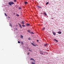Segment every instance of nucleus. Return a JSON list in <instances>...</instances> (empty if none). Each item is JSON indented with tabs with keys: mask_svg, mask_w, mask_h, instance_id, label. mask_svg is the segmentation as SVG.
<instances>
[{
	"mask_svg": "<svg viewBox=\"0 0 64 64\" xmlns=\"http://www.w3.org/2000/svg\"><path fill=\"white\" fill-rule=\"evenodd\" d=\"M30 33H32V34H34L33 32H30Z\"/></svg>",
	"mask_w": 64,
	"mask_h": 64,
	"instance_id": "nucleus-20",
	"label": "nucleus"
},
{
	"mask_svg": "<svg viewBox=\"0 0 64 64\" xmlns=\"http://www.w3.org/2000/svg\"><path fill=\"white\" fill-rule=\"evenodd\" d=\"M28 40H31V38L30 37L28 38Z\"/></svg>",
	"mask_w": 64,
	"mask_h": 64,
	"instance_id": "nucleus-14",
	"label": "nucleus"
},
{
	"mask_svg": "<svg viewBox=\"0 0 64 64\" xmlns=\"http://www.w3.org/2000/svg\"><path fill=\"white\" fill-rule=\"evenodd\" d=\"M4 14L6 16H7V15H6V13Z\"/></svg>",
	"mask_w": 64,
	"mask_h": 64,
	"instance_id": "nucleus-27",
	"label": "nucleus"
},
{
	"mask_svg": "<svg viewBox=\"0 0 64 64\" xmlns=\"http://www.w3.org/2000/svg\"><path fill=\"white\" fill-rule=\"evenodd\" d=\"M30 60H32V61H34L35 62V60H34L33 58H30Z\"/></svg>",
	"mask_w": 64,
	"mask_h": 64,
	"instance_id": "nucleus-3",
	"label": "nucleus"
},
{
	"mask_svg": "<svg viewBox=\"0 0 64 64\" xmlns=\"http://www.w3.org/2000/svg\"><path fill=\"white\" fill-rule=\"evenodd\" d=\"M18 43H20V42L19 41H18Z\"/></svg>",
	"mask_w": 64,
	"mask_h": 64,
	"instance_id": "nucleus-29",
	"label": "nucleus"
},
{
	"mask_svg": "<svg viewBox=\"0 0 64 64\" xmlns=\"http://www.w3.org/2000/svg\"><path fill=\"white\" fill-rule=\"evenodd\" d=\"M44 29H45V28H42V30H44Z\"/></svg>",
	"mask_w": 64,
	"mask_h": 64,
	"instance_id": "nucleus-18",
	"label": "nucleus"
},
{
	"mask_svg": "<svg viewBox=\"0 0 64 64\" xmlns=\"http://www.w3.org/2000/svg\"><path fill=\"white\" fill-rule=\"evenodd\" d=\"M48 44H44V46L45 47V46H47V45H48Z\"/></svg>",
	"mask_w": 64,
	"mask_h": 64,
	"instance_id": "nucleus-12",
	"label": "nucleus"
},
{
	"mask_svg": "<svg viewBox=\"0 0 64 64\" xmlns=\"http://www.w3.org/2000/svg\"><path fill=\"white\" fill-rule=\"evenodd\" d=\"M14 15H15V13H14Z\"/></svg>",
	"mask_w": 64,
	"mask_h": 64,
	"instance_id": "nucleus-36",
	"label": "nucleus"
},
{
	"mask_svg": "<svg viewBox=\"0 0 64 64\" xmlns=\"http://www.w3.org/2000/svg\"><path fill=\"white\" fill-rule=\"evenodd\" d=\"M14 2H16V0H14Z\"/></svg>",
	"mask_w": 64,
	"mask_h": 64,
	"instance_id": "nucleus-24",
	"label": "nucleus"
},
{
	"mask_svg": "<svg viewBox=\"0 0 64 64\" xmlns=\"http://www.w3.org/2000/svg\"><path fill=\"white\" fill-rule=\"evenodd\" d=\"M54 41H56L57 42H58V40H57L56 39H54Z\"/></svg>",
	"mask_w": 64,
	"mask_h": 64,
	"instance_id": "nucleus-9",
	"label": "nucleus"
},
{
	"mask_svg": "<svg viewBox=\"0 0 64 64\" xmlns=\"http://www.w3.org/2000/svg\"><path fill=\"white\" fill-rule=\"evenodd\" d=\"M44 15H47V14L45 12L44 13Z\"/></svg>",
	"mask_w": 64,
	"mask_h": 64,
	"instance_id": "nucleus-19",
	"label": "nucleus"
},
{
	"mask_svg": "<svg viewBox=\"0 0 64 64\" xmlns=\"http://www.w3.org/2000/svg\"><path fill=\"white\" fill-rule=\"evenodd\" d=\"M52 19H53V18H52Z\"/></svg>",
	"mask_w": 64,
	"mask_h": 64,
	"instance_id": "nucleus-35",
	"label": "nucleus"
},
{
	"mask_svg": "<svg viewBox=\"0 0 64 64\" xmlns=\"http://www.w3.org/2000/svg\"><path fill=\"white\" fill-rule=\"evenodd\" d=\"M21 44H23V42H21Z\"/></svg>",
	"mask_w": 64,
	"mask_h": 64,
	"instance_id": "nucleus-25",
	"label": "nucleus"
},
{
	"mask_svg": "<svg viewBox=\"0 0 64 64\" xmlns=\"http://www.w3.org/2000/svg\"><path fill=\"white\" fill-rule=\"evenodd\" d=\"M16 16H18V17H19V15L18 14H16Z\"/></svg>",
	"mask_w": 64,
	"mask_h": 64,
	"instance_id": "nucleus-15",
	"label": "nucleus"
},
{
	"mask_svg": "<svg viewBox=\"0 0 64 64\" xmlns=\"http://www.w3.org/2000/svg\"><path fill=\"white\" fill-rule=\"evenodd\" d=\"M16 30H17V28H16Z\"/></svg>",
	"mask_w": 64,
	"mask_h": 64,
	"instance_id": "nucleus-34",
	"label": "nucleus"
},
{
	"mask_svg": "<svg viewBox=\"0 0 64 64\" xmlns=\"http://www.w3.org/2000/svg\"><path fill=\"white\" fill-rule=\"evenodd\" d=\"M10 26H12V24H11V23H10Z\"/></svg>",
	"mask_w": 64,
	"mask_h": 64,
	"instance_id": "nucleus-28",
	"label": "nucleus"
},
{
	"mask_svg": "<svg viewBox=\"0 0 64 64\" xmlns=\"http://www.w3.org/2000/svg\"><path fill=\"white\" fill-rule=\"evenodd\" d=\"M36 41H37V42H39V40H37Z\"/></svg>",
	"mask_w": 64,
	"mask_h": 64,
	"instance_id": "nucleus-31",
	"label": "nucleus"
},
{
	"mask_svg": "<svg viewBox=\"0 0 64 64\" xmlns=\"http://www.w3.org/2000/svg\"><path fill=\"white\" fill-rule=\"evenodd\" d=\"M22 24H24V21H22L21 22Z\"/></svg>",
	"mask_w": 64,
	"mask_h": 64,
	"instance_id": "nucleus-7",
	"label": "nucleus"
},
{
	"mask_svg": "<svg viewBox=\"0 0 64 64\" xmlns=\"http://www.w3.org/2000/svg\"><path fill=\"white\" fill-rule=\"evenodd\" d=\"M31 44H32V45H33V46H36L33 43H31Z\"/></svg>",
	"mask_w": 64,
	"mask_h": 64,
	"instance_id": "nucleus-10",
	"label": "nucleus"
},
{
	"mask_svg": "<svg viewBox=\"0 0 64 64\" xmlns=\"http://www.w3.org/2000/svg\"><path fill=\"white\" fill-rule=\"evenodd\" d=\"M57 33H58V34H61V32H57Z\"/></svg>",
	"mask_w": 64,
	"mask_h": 64,
	"instance_id": "nucleus-6",
	"label": "nucleus"
},
{
	"mask_svg": "<svg viewBox=\"0 0 64 64\" xmlns=\"http://www.w3.org/2000/svg\"><path fill=\"white\" fill-rule=\"evenodd\" d=\"M46 54H48V53H47V52H46Z\"/></svg>",
	"mask_w": 64,
	"mask_h": 64,
	"instance_id": "nucleus-32",
	"label": "nucleus"
},
{
	"mask_svg": "<svg viewBox=\"0 0 64 64\" xmlns=\"http://www.w3.org/2000/svg\"><path fill=\"white\" fill-rule=\"evenodd\" d=\"M18 24L19 25H20V28H22V27L21 26V25L19 23H18Z\"/></svg>",
	"mask_w": 64,
	"mask_h": 64,
	"instance_id": "nucleus-4",
	"label": "nucleus"
},
{
	"mask_svg": "<svg viewBox=\"0 0 64 64\" xmlns=\"http://www.w3.org/2000/svg\"><path fill=\"white\" fill-rule=\"evenodd\" d=\"M30 54V53H29V52H28V55H29V54Z\"/></svg>",
	"mask_w": 64,
	"mask_h": 64,
	"instance_id": "nucleus-30",
	"label": "nucleus"
},
{
	"mask_svg": "<svg viewBox=\"0 0 64 64\" xmlns=\"http://www.w3.org/2000/svg\"><path fill=\"white\" fill-rule=\"evenodd\" d=\"M49 2H47L46 3V5H47L48 4H49Z\"/></svg>",
	"mask_w": 64,
	"mask_h": 64,
	"instance_id": "nucleus-17",
	"label": "nucleus"
},
{
	"mask_svg": "<svg viewBox=\"0 0 64 64\" xmlns=\"http://www.w3.org/2000/svg\"><path fill=\"white\" fill-rule=\"evenodd\" d=\"M21 38H23V36L22 35H21Z\"/></svg>",
	"mask_w": 64,
	"mask_h": 64,
	"instance_id": "nucleus-21",
	"label": "nucleus"
},
{
	"mask_svg": "<svg viewBox=\"0 0 64 64\" xmlns=\"http://www.w3.org/2000/svg\"><path fill=\"white\" fill-rule=\"evenodd\" d=\"M8 17L9 18H10V17L9 16H8Z\"/></svg>",
	"mask_w": 64,
	"mask_h": 64,
	"instance_id": "nucleus-33",
	"label": "nucleus"
},
{
	"mask_svg": "<svg viewBox=\"0 0 64 64\" xmlns=\"http://www.w3.org/2000/svg\"><path fill=\"white\" fill-rule=\"evenodd\" d=\"M22 27H25V26L24 25H22Z\"/></svg>",
	"mask_w": 64,
	"mask_h": 64,
	"instance_id": "nucleus-23",
	"label": "nucleus"
},
{
	"mask_svg": "<svg viewBox=\"0 0 64 64\" xmlns=\"http://www.w3.org/2000/svg\"><path fill=\"white\" fill-rule=\"evenodd\" d=\"M8 4L11 6H12V4H14V3L12 2H8ZM11 4H12V5H11Z\"/></svg>",
	"mask_w": 64,
	"mask_h": 64,
	"instance_id": "nucleus-1",
	"label": "nucleus"
},
{
	"mask_svg": "<svg viewBox=\"0 0 64 64\" xmlns=\"http://www.w3.org/2000/svg\"><path fill=\"white\" fill-rule=\"evenodd\" d=\"M26 26H29L30 25V24H29L26 23Z\"/></svg>",
	"mask_w": 64,
	"mask_h": 64,
	"instance_id": "nucleus-5",
	"label": "nucleus"
},
{
	"mask_svg": "<svg viewBox=\"0 0 64 64\" xmlns=\"http://www.w3.org/2000/svg\"><path fill=\"white\" fill-rule=\"evenodd\" d=\"M37 7H38V8H42L41 6H37Z\"/></svg>",
	"mask_w": 64,
	"mask_h": 64,
	"instance_id": "nucleus-11",
	"label": "nucleus"
},
{
	"mask_svg": "<svg viewBox=\"0 0 64 64\" xmlns=\"http://www.w3.org/2000/svg\"><path fill=\"white\" fill-rule=\"evenodd\" d=\"M29 51H30V50H29Z\"/></svg>",
	"mask_w": 64,
	"mask_h": 64,
	"instance_id": "nucleus-37",
	"label": "nucleus"
},
{
	"mask_svg": "<svg viewBox=\"0 0 64 64\" xmlns=\"http://www.w3.org/2000/svg\"><path fill=\"white\" fill-rule=\"evenodd\" d=\"M31 63L32 64H34V63H33V62H31Z\"/></svg>",
	"mask_w": 64,
	"mask_h": 64,
	"instance_id": "nucleus-26",
	"label": "nucleus"
},
{
	"mask_svg": "<svg viewBox=\"0 0 64 64\" xmlns=\"http://www.w3.org/2000/svg\"><path fill=\"white\" fill-rule=\"evenodd\" d=\"M52 33H53L54 35H56V33L55 32H53Z\"/></svg>",
	"mask_w": 64,
	"mask_h": 64,
	"instance_id": "nucleus-8",
	"label": "nucleus"
},
{
	"mask_svg": "<svg viewBox=\"0 0 64 64\" xmlns=\"http://www.w3.org/2000/svg\"><path fill=\"white\" fill-rule=\"evenodd\" d=\"M18 9H21V7H20L18 8Z\"/></svg>",
	"mask_w": 64,
	"mask_h": 64,
	"instance_id": "nucleus-22",
	"label": "nucleus"
},
{
	"mask_svg": "<svg viewBox=\"0 0 64 64\" xmlns=\"http://www.w3.org/2000/svg\"><path fill=\"white\" fill-rule=\"evenodd\" d=\"M27 3H28V2H24V3L25 4H27Z\"/></svg>",
	"mask_w": 64,
	"mask_h": 64,
	"instance_id": "nucleus-13",
	"label": "nucleus"
},
{
	"mask_svg": "<svg viewBox=\"0 0 64 64\" xmlns=\"http://www.w3.org/2000/svg\"><path fill=\"white\" fill-rule=\"evenodd\" d=\"M27 31L29 33H30V30H28Z\"/></svg>",
	"mask_w": 64,
	"mask_h": 64,
	"instance_id": "nucleus-16",
	"label": "nucleus"
},
{
	"mask_svg": "<svg viewBox=\"0 0 64 64\" xmlns=\"http://www.w3.org/2000/svg\"><path fill=\"white\" fill-rule=\"evenodd\" d=\"M40 54H42V55H43V52L42 51H41V50L40 51Z\"/></svg>",
	"mask_w": 64,
	"mask_h": 64,
	"instance_id": "nucleus-2",
	"label": "nucleus"
}]
</instances>
